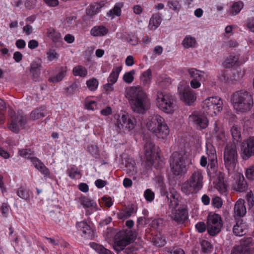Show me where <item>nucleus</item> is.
I'll return each instance as SVG.
<instances>
[{
  "label": "nucleus",
  "instance_id": "f257e3e1",
  "mask_svg": "<svg viewBox=\"0 0 254 254\" xmlns=\"http://www.w3.org/2000/svg\"><path fill=\"white\" fill-rule=\"evenodd\" d=\"M125 97L128 100L133 111L143 113L149 107V100L147 94L139 86H131L126 89Z\"/></svg>",
  "mask_w": 254,
  "mask_h": 254
},
{
  "label": "nucleus",
  "instance_id": "f03ea898",
  "mask_svg": "<svg viewBox=\"0 0 254 254\" xmlns=\"http://www.w3.org/2000/svg\"><path fill=\"white\" fill-rule=\"evenodd\" d=\"M204 173L201 169L193 171L181 186V191L187 195L197 193L203 187Z\"/></svg>",
  "mask_w": 254,
  "mask_h": 254
},
{
  "label": "nucleus",
  "instance_id": "7ed1b4c3",
  "mask_svg": "<svg viewBox=\"0 0 254 254\" xmlns=\"http://www.w3.org/2000/svg\"><path fill=\"white\" fill-rule=\"evenodd\" d=\"M208 157V174L212 178L213 183L221 192H224L226 190V185L224 182V174L217 170V158L216 151L212 149L207 152Z\"/></svg>",
  "mask_w": 254,
  "mask_h": 254
},
{
  "label": "nucleus",
  "instance_id": "20e7f679",
  "mask_svg": "<svg viewBox=\"0 0 254 254\" xmlns=\"http://www.w3.org/2000/svg\"><path fill=\"white\" fill-rule=\"evenodd\" d=\"M191 164V159L189 152L185 150L176 151L173 153L170 162L172 173L176 176L185 174L187 167Z\"/></svg>",
  "mask_w": 254,
  "mask_h": 254
},
{
  "label": "nucleus",
  "instance_id": "39448f33",
  "mask_svg": "<svg viewBox=\"0 0 254 254\" xmlns=\"http://www.w3.org/2000/svg\"><path fill=\"white\" fill-rule=\"evenodd\" d=\"M147 129L157 138L164 139L169 134V127L165 119L160 115L155 114L148 119Z\"/></svg>",
  "mask_w": 254,
  "mask_h": 254
},
{
  "label": "nucleus",
  "instance_id": "423d86ee",
  "mask_svg": "<svg viewBox=\"0 0 254 254\" xmlns=\"http://www.w3.org/2000/svg\"><path fill=\"white\" fill-rule=\"evenodd\" d=\"M231 101L234 109L239 112H248L253 106V98L247 91H240L234 93Z\"/></svg>",
  "mask_w": 254,
  "mask_h": 254
},
{
  "label": "nucleus",
  "instance_id": "0eeeda50",
  "mask_svg": "<svg viewBox=\"0 0 254 254\" xmlns=\"http://www.w3.org/2000/svg\"><path fill=\"white\" fill-rule=\"evenodd\" d=\"M175 100L173 96L169 93L158 91L157 93L156 104L157 107L163 112L173 114L175 110Z\"/></svg>",
  "mask_w": 254,
  "mask_h": 254
},
{
  "label": "nucleus",
  "instance_id": "6e6552de",
  "mask_svg": "<svg viewBox=\"0 0 254 254\" xmlns=\"http://www.w3.org/2000/svg\"><path fill=\"white\" fill-rule=\"evenodd\" d=\"M223 103L218 96L209 97L203 100L201 106L203 112L212 117L215 116L223 110Z\"/></svg>",
  "mask_w": 254,
  "mask_h": 254
},
{
  "label": "nucleus",
  "instance_id": "1a4fd4ad",
  "mask_svg": "<svg viewBox=\"0 0 254 254\" xmlns=\"http://www.w3.org/2000/svg\"><path fill=\"white\" fill-rule=\"evenodd\" d=\"M115 125L120 131H129L135 127V119L128 113L117 114L114 115Z\"/></svg>",
  "mask_w": 254,
  "mask_h": 254
},
{
  "label": "nucleus",
  "instance_id": "9d476101",
  "mask_svg": "<svg viewBox=\"0 0 254 254\" xmlns=\"http://www.w3.org/2000/svg\"><path fill=\"white\" fill-rule=\"evenodd\" d=\"M225 166L229 173L233 172L238 163V153L235 145H227L224 151Z\"/></svg>",
  "mask_w": 254,
  "mask_h": 254
},
{
  "label": "nucleus",
  "instance_id": "9b49d317",
  "mask_svg": "<svg viewBox=\"0 0 254 254\" xmlns=\"http://www.w3.org/2000/svg\"><path fill=\"white\" fill-rule=\"evenodd\" d=\"M136 235L131 230H123L118 233L116 236L114 248L116 251L120 252L130 244L134 240Z\"/></svg>",
  "mask_w": 254,
  "mask_h": 254
},
{
  "label": "nucleus",
  "instance_id": "f8f14e48",
  "mask_svg": "<svg viewBox=\"0 0 254 254\" xmlns=\"http://www.w3.org/2000/svg\"><path fill=\"white\" fill-rule=\"evenodd\" d=\"M145 157L146 160L151 165L156 168L163 166L164 162L158 155L156 147L151 142H147L144 145Z\"/></svg>",
  "mask_w": 254,
  "mask_h": 254
},
{
  "label": "nucleus",
  "instance_id": "ddd939ff",
  "mask_svg": "<svg viewBox=\"0 0 254 254\" xmlns=\"http://www.w3.org/2000/svg\"><path fill=\"white\" fill-rule=\"evenodd\" d=\"M222 227L221 217L217 214L208 215L207 219L206 228L208 233L211 236L217 234Z\"/></svg>",
  "mask_w": 254,
  "mask_h": 254
},
{
  "label": "nucleus",
  "instance_id": "4468645a",
  "mask_svg": "<svg viewBox=\"0 0 254 254\" xmlns=\"http://www.w3.org/2000/svg\"><path fill=\"white\" fill-rule=\"evenodd\" d=\"M178 92L180 99L186 104L190 105L196 99L194 91L184 85L180 84L178 86Z\"/></svg>",
  "mask_w": 254,
  "mask_h": 254
},
{
  "label": "nucleus",
  "instance_id": "2eb2a0df",
  "mask_svg": "<svg viewBox=\"0 0 254 254\" xmlns=\"http://www.w3.org/2000/svg\"><path fill=\"white\" fill-rule=\"evenodd\" d=\"M188 72L191 79L190 81L191 87L193 89L199 88L201 86L202 81L205 79V73L194 68L188 69Z\"/></svg>",
  "mask_w": 254,
  "mask_h": 254
},
{
  "label": "nucleus",
  "instance_id": "dca6fc26",
  "mask_svg": "<svg viewBox=\"0 0 254 254\" xmlns=\"http://www.w3.org/2000/svg\"><path fill=\"white\" fill-rule=\"evenodd\" d=\"M241 151V155L244 159H248L254 155V136L250 137L243 142Z\"/></svg>",
  "mask_w": 254,
  "mask_h": 254
},
{
  "label": "nucleus",
  "instance_id": "f3484780",
  "mask_svg": "<svg viewBox=\"0 0 254 254\" xmlns=\"http://www.w3.org/2000/svg\"><path fill=\"white\" fill-rule=\"evenodd\" d=\"M248 60V57H240L237 55H230L226 58L223 62L222 65L225 68H231L244 64Z\"/></svg>",
  "mask_w": 254,
  "mask_h": 254
},
{
  "label": "nucleus",
  "instance_id": "a211bd4d",
  "mask_svg": "<svg viewBox=\"0 0 254 254\" xmlns=\"http://www.w3.org/2000/svg\"><path fill=\"white\" fill-rule=\"evenodd\" d=\"M166 197L170 208L177 209L179 206H183L181 204L182 197L175 190L172 189L169 192H167Z\"/></svg>",
  "mask_w": 254,
  "mask_h": 254
},
{
  "label": "nucleus",
  "instance_id": "6ab92c4d",
  "mask_svg": "<svg viewBox=\"0 0 254 254\" xmlns=\"http://www.w3.org/2000/svg\"><path fill=\"white\" fill-rule=\"evenodd\" d=\"M189 120L196 126L197 128L200 129L206 128L208 124L207 118L197 112H195L190 115Z\"/></svg>",
  "mask_w": 254,
  "mask_h": 254
},
{
  "label": "nucleus",
  "instance_id": "aec40b11",
  "mask_svg": "<svg viewBox=\"0 0 254 254\" xmlns=\"http://www.w3.org/2000/svg\"><path fill=\"white\" fill-rule=\"evenodd\" d=\"M189 120L196 126L197 128L200 129L206 128L208 124L207 118L197 112H195L190 115Z\"/></svg>",
  "mask_w": 254,
  "mask_h": 254
},
{
  "label": "nucleus",
  "instance_id": "412c9836",
  "mask_svg": "<svg viewBox=\"0 0 254 254\" xmlns=\"http://www.w3.org/2000/svg\"><path fill=\"white\" fill-rule=\"evenodd\" d=\"M8 115L11 118V123L8 125L9 129L13 132H18L19 126H23L24 124V119L23 117L17 116L14 118V112L11 109L8 110Z\"/></svg>",
  "mask_w": 254,
  "mask_h": 254
},
{
  "label": "nucleus",
  "instance_id": "4be33fe9",
  "mask_svg": "<svg viewBox=\"0 0 254 254\" xmlns=\"http://www.w3.org/2000/svg\"><path fill=\"white\" fill-rule=\"evenodd\" d=\"M172 213L171 218L177 223H183L187 218V210L185 206H179Z\"/></svg>",
  "mask_w": 254,
  "mask_h": 254
},
{
  "label": "nucleus",
  "instance_id": "5701e85b",
  "mask_svg": "<svg viewBox=\"0 0 254 254\" xmlns=\"http://www.w3.org/2000/svg\"><path fill=\"white\" fill-rule=\"evenodd\" d=\"M232 187L234 190L238 191H244L247 189V183L242 174L240 173L236 174Z\"/></svg>",
  "mask_w": 254,
  "mask_h": 254
},
{
  "label": "nucleus",
  "instance_id": "b1692460",
  "mask_svg": "<svg viewBox=\"0 0 254 254\" xmlns=\"http://www.w3.org/2000/svg\"><path fill=\"white\" fill-rule=\"evenodd\" d=\"M245 200L243 199H239L235 203L234 207L235 217H242L244 216L247 212V209L245 205Z\"/></svg>",
  "mask_w": 254,
  "mask_h": 254
},
{
  "label": "nucleus",
  "instance_id": "393cba45",
  "mask_svg": "<svg viewBox=\"0 0 254 254\" xmlns=\"http://www.w3.org/2000/svg\"><path fill=\"white\" fill-rule=\"evenodd\" d=\"M30 160L33 166L44 175L45 177L50 175V170L40 159L37 157H33L31 158Z\"/></svg>",
  "mask_w": 254,
  "mask_h": 254
},
{
  "label": "nucleus",
  "instance_id": "a878e982",
  "mask_svg": "<svg viewBox=\"0 0 254 254\" xmlns=\"http://www.w3.org/2000/svg\"><path fill=\"white\" fill-rule=\"evenodd\" d=\"M247 225L242 219H239L233 227V233L236 236H242L246 234Z\"/></svg>",
  "mask_w": 254,
  "mask_h": 254
},
{
  "label": "nucleus",
  "instance_id": "bb28decb",
  "mask_svg": "<svg viewBox=\"0 0 254 254\" xmlns=\"http://www.w3.org/2000/svg\"><path fill=\"white\" fill-rule=\"evenodd\" d=\"M108 2L104 0L92 3L87 9V14L90 15L96 14L102 7L106 6Z\"/></svg>",
  "mask_w": 254,
  "mask_h": 254
},
{
  "label": "nucleus",
  "instance_id": "cd10ccee",
  "mask_svg": "<svg viewBox=\"0 0 254 254\" xmlns=\"http://www.w3.org/2000/svg\"><path fill=\"white\" fill-rule=\"evenodd\" d=\"M79 201L85 208H89L92 211H96L98 210L97 203L89 197L81 196L79 198Z\"/></svg>",
  "mask_w": 254,
  "mask_h": 254
},
{
  "label": "nucleus",
  "instance_id": "c85d7f7f",
  "mask_svg": "<svg viewBox=\"0 0 254 254\" xmlns=\"http://www.w3.org/2000/svg\"><path fill=\"white\" fill-rule=\"evenodd\" d=\"M41 64L39 61H33L30 66V71L32 74V79L37 81L41 73Z\"/></svg>",
  "mask_w": 254,
  "mask_h": 254
},
{
  "label": "nucleus",
  "instance_id": "c756f323",
  "mask_svg": "<svg viewBox=\"0 0 254 254\" xmlns=\"http://www.w3.org/2000/svg\"><path fill=\"white\" fill-rule=\"evenodd\" d=\"M66 173L69 177L73 180H78L81 178V171L75 165L70 166L66 170Z\"/></svg>",
  "mask_w": 254,
  "mask_h": 254
},
{
  "label": "nucleus",
  "instance_id": "7c9ffc66",
  "mask_svg": "<svg viewBox=\"0 0 254 254\" xmlns=\"http://www.w3.org/2000/svg\"><path fill=\"white\" fill-rule=\"evenodd\" d=\"M162 21L161 15L159 14L152 15L150 19L148 27L149 30H155L160 25Z\"/></svg>",
  "mask_w": 254,
  "mask_h": 254
},
{
  "label": "nucleus",
  "instance_id": "2f4dec72",
  "mask_svg": "<svg viewBox=\"0 0 254 254\" xmlns=\"http://www.w3.org/2000/svg\"><path fill=\"white\" fill-rule=\"evenodd\" d=\"M108 29L103 25L96 26L93 27L91 31V34L95 37L103 36L108 33Z\"/></svg>",
  "mask_w": 254,
  "mask_h": 254
},
{
  "label": "nucleus",
  "instance_id": "473e14b6",
  "mask_svg": "<svg viewBox=\"0 0 254 254\" xmlns=\"http://www.w3.org/2000/svg\"><path fill=\"white\" fill-rule=\"evenodd\" d=\"M47 36L50 38L54 43H58L62 40L61 33L56 31L55 29L50 27L47 29Z\"/></svg>",
  "mask_w": 254,
  "mask_h": 254
},
{
  "label": "nucleus",
  "instance_id": "72a5a7b5",
  "mask_svg": "<svg viewBox=\"0 0 254 254\" xmlns=\"http://www.w3.org/2000/svg\"><path fill=\"white\" fill-rule=\"evenodd\" d=\"M76 227L78 231H80L83 233L82 236L86 237L89 236L91 234L92 231L90 226L85 221L77 223Z\"/></svg>",
  "mask_w": 254,
  "mask_h": 254
},
{
  "label": "nucleus",
  "instance_id": "f704fd0d",
  "mask_svg": "<svg viewBox=\"0 0 254 254\" xmlns=\"http://www.w3.org/2000/svg\"><path fill=\"white\" fill-rule=\"evenodd\" d=\"M253 244V240L252 238H244L242 239L240 242V244L237 245L238 247H240L242 249H244L246 251L248 250L249 253L252 254V249L251 246Z\"/></svg>",
  "mask_w": 254,
  "mask_h": 254
},
{
  "label": "nucleus",
  "instance_id": "c9c22d12",
  "mask_svg": "<svg viewBox=\"0 0 254 254\" xmlns=\"http://www.w3.org/2000/svg\"><path fill=\"white\" fill-rule=\"evenodd\" d=\"M152 77V71L149 68L142 72L140 75V79L143 85L146 86L150 85L151 82Z\"/></svg>",
  "mask_w": 254,
  "mask_h": 254
},
{
  "label": "nucleus",
  "instance_id": "e433bc0d",
  "mask_svg": "<svg viewBox=\"0 0 254 254\" xmlns=\"http://www.w3.org/2000/svg\"><path fill=\"white\" fill-rule=\"evenodd\" d=\"M122 69V67L121 66L114 67L112 69L109 77H108V82L112 83V84L116 83L118 79L120 73L121 72Z\"/></svg>",
  "mask_w": 254,
  "mask_h": 254
},
{
  "label": "nucleus",
  "instance_id": "4c0bfd02",
  "mask_svg": "<svg viewBox=\"0 0 254 254\" xmlns=\"http://www.w3.org/2000/svg\"><path fill=\"white\" fill-rule=\"evenodd\" d=\"M124 4L123 2L116 3L114 8L111 9L107 13L109 17L112 19L114 18L116 16H120L121 14L122 10Z\"/></svg>",
  "mask_w": 254,
  "mask_h": 254
},
{
  "label": "nucleus",
  "instance_id": "58836bf2",
  "mask_svg": "<svg viewBox=\"0 0 254 254\" xmlns=\"http://www.w3.org/2000/svg\"><path fill=\"white\" fill-rule=\"evenodd\" d=\"M182 45L185 48H193L196 47L197 42L195 38L190 35H187L182 41Z\"/></svg>",
  "mask_w": 254,
  "mask_h": 254
},
{
  "label": "nucleus",
  "instance_id": "ea45409f",
  "mask_svg": "<svg viewBox=\"0 0 254 254\" xmlns=\"http://www.w3.org/2000/svg\"><path fill=\"white\" fill-rule=\"evenodd\" d=\"M47 115V111L44 108H39L33 111L30 114V118L33 120L43 118Z\"/></svg>",
  "mask_w": 254,
  "mask_h": 254
},
{
  "label": "nucleus",
  "instance_id": "a19ab883",
  "mask_svg": "<svg viewBox=\"0 0 254 254\" xmlns=\"http://www.w3.org/2000/svg\"><path fill=\"white\" fill-rule=\"evenodd\" d=\"M134 212L135 210L132 206L127 207L121 210L118 213V217L120 219H127Z\"/></svg>",
  "mask_w": 254,
  "mask_h": 254
},
{
  "label": "nucleus",
  "instance_id": "79ce46f5",
  "mask_svg": "<svg viewBox=\"0 0 254 254\" xmlns=\"http://www.w3.org/2000/svg\"><path fill=\"white\" fill-rule=\"evenodd\" d=\"M67 71V67H62L61 70L58 74L49 78V81L53 83H56L62 81L65 76Z\"/></svg>",
  "mask_w": 254,
  "mask_h": 254
},
{
  "label": "nucleus",
  "instance_id": "37998d69",
  "mask_svg": "<svg viewBox=\"0 0 254 254\" xmlns=\"http://www.w3.org/2000/svg\"><path fill=\"white\" fill-rule=\"evenodd\" d=\"M72 73L75 76L85 77L87 74V70L84 66L77 65L73 68Z\"/></svg>",
  "mask_w": 254,
  "mask_h": 254
},
{
  "label": "nucleus",
  "instance_id": "c03bdc74",
  "mask_svg": "<svg viewBox=\"0 0 254 254\" xmlns=\"http://www.w3.org/2000/svg\"><path fill=\"white\" fill-rule=\"evenodd\" d=\"M214 136L216 139L219 141H224L225 139V135L224 129L220 127H218L216 124H215L214 127Z\"/></svg>",
  "mask_w": 254,
  "mask_h": 254
},
{
  "label": "nucleus",
  "instance_id": "a18cd8bd",
  "mask_svg": "<svg viewBox=\"0 0 254 254\" xmlns=\"http://www.w3.org/2000/svg\"><path fill=\"white\" fill-rule=\"evenodd\" d=\"M90 246L99 254H112L110 251L95 243H90Z\"/></svg>",
  "mask_w": 254,
  "mask_h": 254
},
{
  "label": "nucleus",
  "instance_id": "49530a36",
  "mask_svg": "<svg viewBox=\"0 0 254 254\" xmlns=\"http://www.w3.org/2000/svg\"><path fill=\"white\" fill-rule=\"evenodd\" d=\"M231 133L234 140L238 141L241 137V128L238 126H232L231 128Z\"/></svg>",
  "mask_w": 254,
  "mask_h": 254
},
{
  "label": "nucleus",
  "instance_id": "de8ad7c7",
  "mask_svg": "<svg viewBox=\"0 0 254 254\" xmlns=\"http://www.w3.org/2000/svg\"><path fill=\"white\" fill-rule=\"evenodd\" d=\"M243 3L241 1L235 2L230 9V13L232 15L238 14L243 8Z\"/></svg>",
  "mask_w": 254,
  "mask_h": 254
},
{
  "label": "nucleus",
  "instance_id": "09e8293b",
  "mask_svg": "<svg viewBox=\"0 0 254 254\" xmlns=\"http://www.w3.org/2000/svg\"><path fill=\"white\" fill-rule=\"evenodd\" d=\"M86 85L88 89L91 91H95L99 85V82L97 79L95 78H92L86 81Z\"/></svg>",
  "mask_w": 254,
  "mask_h": 254
},
{
  "label": "nucleus",
  "instance_id": "8fccbe9b",
  "mask_svg": "<svg viewBox=\"0 0 254 254\" xmlns=\"http://www.w3.org/2000/svg\"><path fill=\"white\" fill-rule=\"evenodd\" d=\"M18 154L20 156L30 160H31V158H33L34 155V151L28 148L19 150Z\"/></svg>",
  "mask_w": 254,
  "mask_h": 254
},
{
  "label": "nucleus",
  "instance_id": "3c124183",
  "mask_svg": "<svg viewBox=\"0 0 254 254\" xmlns=\"http://www.w3.org/2000/svg\"><path fill=\"white\" fill-rule=\"evenodd\" d=\"M135 71L134 69L126 72L123 75V79L125 82L127 84L131 83L134 80V75Z\"/></svg>",
  "mask_w": 254,
  "mask_h": 254
},
{
  "label": "nucleus",
  "instance_id": "603ef678",
  "mask_svg": "<svg viewBox=\"0 0 254 254\" xmlns=\"http://www.w3.org/2000/svg\"><path fill=\"white\" fill-rule=\"evenodd\" d=\"M47 59L49 62H51L57 60L59 58V55L56 50L54 49H49L46 52Z\"/></svg>",
  "mask_w": 254,
  "mask_h": 254
},
{
  "label": "nucleus",
  "instance_id": "864d4df0",
  "mask_svg": "<svg viewBox=\"0 0 254 254\" xmlns=\"http://www.w3.org/2000/svg\"><path fill=\"white\" fill-rule=\"evenodd\" d=\"M167 6L171 10L178 12L181 9V4L177 0H169L167 2Z\"/></svg>",
  "mask_w": 254,
  "mask_h": 254
},
{
  "label": "nucleus",
  "instance_id": "5fc2aeb1",
  "mask_svg": "<svg viewBox=\"0 0 254 254\" xmlns=\"http://www.w3.org/2000/svg\"><path fill=\"white\" fill-rule=\"evenodd\" d=\"M17 194L21 198L27 200L29 198L30 192L29 190H25L23 188H19L17 191Z\"/></svg>",
  "mask_w": 254,
  "mask_h": 254
},
{
  "label": "nucleus",
  "instance_id": "6e6d98bb",
  "mask_svg": "<svg viewBox=\"0 0 254 254\" xmlns=\"http://www.w3.org/2000/svg\"><path fill=\"white\" fill-rule=\"evenodd\" d=\"M125 39L128 43L132 45H136L138 43V38L136 35L132 33L128 34Z\"/></svg>",
  "mask_w": 254,
  "mask_h": 254
},
{
  "label": "nucleus",
  "instance_id": "4d7b16f0",
  "mask_svg": "<svg viewBox=\"0 0 254 254\" xmlns=\"http://www.w3.org/2000/svg\"><path fill=\"white\" fill-rule=\"evenodd\" d=\"M143 195L145 199L148 202H152L155 198L154 192L149 189H148L144 191Z\"/></svg>",
  "mask_w": 254,
  "mask_h": 254
},
{
  "label": "nucleus",
  "instance_id": "13d9d810",
  "mask_svg": "<svg viewBox=\"0 0 254 254\" xmlns=\"http://www.w3.org/2000/svg\"><path fill=\"white\" fill-rule=\"evenodd\" d=\"M231 254H251L250 253H249L248 250H244V249H242L240 247H238L237 246H235L231 252Z\"/></svg>",
  "mask_w": 254,
  "mask_h": 254
},
{
  "label": "nucleus",
  "instance_id": "bf43d9fd",
  "mask_svg": "<svg viewBox=\"0 0 254 254\" xmlns=\"http://www.w3.org/2000/svg\"><path fill=\"white\" fill-rule=\"evenodd\" d=\"M75 17L73 16L67 17L64 20V25L66 27H71L75 24Z\"/></svg>",
  "mask_w": 254,
  "mask_h": 254
},
{
  "label": "nucleus",
  "instance_id": "052dcab7",
  "mask_svg": "<svg viewBox=\"0 0 254 254\" xmlns=\"http://www.w3.org/2000/svg\"><path fill=\"white\" fill-rule=\"evenodd\" d=\"M112 83L108 82L103 85V89L107 94H111L114 90V85Z\"/></svg>",
  "mask_w": 254,
  "mask_h": 254
},
{
  "label": "nucleus",
  "instance_id": "680f3d73",
  "mask_svg": "<svg viewBox=\"0 0 254 254\" xmlns=\"http://www.w3.org/2000/svg\"><path fill=\"white\" fill-rule=\"evenodd\" d=\"M246 26L248 29L254 33V17H250L247 20Z\"/></svg>",
  "mask_w": 254,
  "mask_h": 254
},
{
  "label": "nucleus",
  "instance_id": "e2e57ef3",
  "mask_svg": "<svg viewBox=\"0 0 254 254\" xmlns=\"http://www.w3.org/2000/svg\"><path fill=\"white\" fill-rule=\"evenodd\" d=\"M97 104L94 101H86L85 104V108L89 110H94L97 107Z\"/></svg>",
  "mask_w": 254,
  "mask_h": 254
},
{
  "label": "nucleus",
  "instance_id": "0e129e2a",
  "mask_svg": "<svg viewBox=\"0 0 254 254\" xmlns=\"http://www.w3.org/2000/svg\"><path fill=\"white\" fill-rule=\"evenodd\" d=\"M212 204L213 206L219 208L222 205V201L220 197H215L212 200Z\"/></svg>",
  "mask_w": 254,
  "mask_h": 254
},
{
  "label": "nucleus",
  "instance_id": "69168bd1",
  "mask_svg": "<svg viewBox=\"0 0 254 254\" xmlns=\"http://www.w3.org/2000/svg\"><path fill=\"white\" fill-rule=\"evenodd\" d=\"M246 176L247 178L250 180L254 179V166L246 170Z\"/></svg>",
  "mask_w": 254,
  "mask_h": 254
},
{
  "label": "nucleus",
  "instance_id": "338daca9",
  "mask_svg": "<svg viewBox=\"0 0 254 254\" xmlns=\"http://www.w3.org/2000/svg\"><path fill=\"white\" fill-rule=\"evenodd\" d=\"M154 244L158 247H162L166 244L165 239L157 237L154 241Z\"/></svg>",
  "mask_w": 254,
  "mask_h": 254
},
{
  "label": "nucleus",
  "instance_id": "774afa93",
  "mask_svg": "<svg viewBox=\"0 0 254 254\" xmlns=\"http://www.w3.org/2000/svg\"><path fill=\"white\" fill-rule=\"evenodd\" d=\"M195 228L197 229V230L200 232L202 233L205 231L206 230V226L205 224L203 222H199L197 223L195 225Z\"/></svg>",
  "mask_w": 254,
  "mask_h": 254
}]
</instances>
